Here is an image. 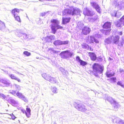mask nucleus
<instances>
[{"instance_id":"nucleus-1","label":"nucleus","mask_w":124,"mask_h":124,"mask_svg":"<svg viewBox=\"0 0 124 124\" xmlns=\"http://www.w3.org/2000/svg\"><path fill=\"white\" fill-rule=\"evenodd\" d=\"M80 12L81 11L79 8L71 7L69 9H66L62 11V13L63 15H70L73 16L77 15L80 16Z\"/></svg>"},{"instance_id":"nucleus-13","label":"nucleus","mask_w":124,"mask_h":124,"mask_svg":"<svg viewBox=\"0 0 124 124\" xmlns=\"http://www.w3.org/2000/svg\"><path fill=\"white\" fill-rule=\"evenodd\" d=\"M90 31L91 30L89 27H85L82 29V32L84 34L86 35L89 34Z\"/></svg>"},{"instance_id":"nucleus-24","label":"nucleus","mask_w":124,"mask_h":124,"mask_svg":"<svg viewBox=\"0 0 124 124\" xmlns=\"http://www.w3.org/2000/svg\"><path fill=\"white\" fill-rule=\"evenodd\" d=\"M119 13L118 12H116L115 11H114L113 13H112L111 14V15L112 17H119L120 16V15H118Z\"/></svg>"},{"instance_id":"nucleus-3","label":"nucleus","mask_w":124,"mask_h":124,"mask_svg":"<svg viewBox=\"0 0 124 124\" xmlns=\"http://www.w3.org/2000/svg\"><path fill=\"white\" fill-rule=\"evenodd\" d=\"M73 54V52H70V51L66 50L62 51L60 54L59 55L61 58L66 59L69 57H71Z\"/></svg>"},{"instance_id":"nucleus-35","label":"nucleus","mask_w":124,"mask_h":124,"mask_svg":"<svg viewBox=\"0 0 124 124\" xmlns=\"http://www.w3.org/2000/svg\"><path fill=\"white\" fill-rule=\"evenodd\" d=\"M14 17L15 18L16 20L17 21L19 22H21L20 17L19 16H18V15L16 16H14Z\"/></svg>"},{"instance_id":"nucleus-31","label":"nucleus","mask_w":124,"mask_h":124,"mask_svg":"<svg viewBox=\"0 0 124 124\" xmlns=\"http://www.w3.org/2000/svg\"><path fill=\"white\" fill-rule=\"evenodd\" d=\"M52 91L54 93H57V89L55 87H54L52 88Z\"/></svg>"},{"instance_id":"nucleus-52","label":"nucleus","mask_w":124,"mask_h":124,"mask_svg":"<svg viewBox=\"0 0 124 124\" xmlns=\"http://www.w3.org/2000/svg\"><path fill=\"white\" fill-rule=\"evenodd\" d=\"M11 116H12V118L14 120L16 118V117L13 114H11Z\"/></svg>"},{"instance_id":"nucleus-9","label":"nucleus","mask_w":124,"mask_h":124,"mask_svg":"<svg viewBox=\"0 0 124 124\" xmlns=\"http://www.w3.org/2000/svg\"><path fill=\"white\" fill-rule=\"evenodd\" d=\"M83 14L85 15L92 16L94 14V13L92 12L88 8H85L84 9Z\"/></svg>"},{"instance_id":"nucleus-38","label":"nucleus","mask_w":124,"mask_h":124,"mask_svg":"<svg viewBox=\"0 0 124 124\" xmlns=\"http://www.w3.org/2000/svg\"><path fill=\"white\" fill-rule=\"evenodd\" d=\"M21 110L23 113H25V114L26 115V116H27L28 117H29V115H28L27 113L25 110L24 109H21Z\"/></svg>"},{"instance_id":"nucleus-64","label":"nucleus","mask_w":124,"mask_h":124,"mask_svg":"<svg viewBox=\"0 0 124 124\" xmlns=\"http://www.w3.org/2000/svg\"><path fill=\"white\" fill-rule=\"evenodd\" d=\"M98 37V38H100V37Z\"/></svg>"},{"instance_id":"nucleus-50","label":"nucleus","mask_w":124,"mask_h":124,"mask_svg":"<svg viewBox=\"0 0 124 124\" xmlns=\"http://www.w3.org/2000/svg\"><path fill=\"white\" fill-rule=\"evenodd\" d=\"M50 37V39H51V40H53L54 39L55 36L53 35H51V36H49Z\"/></svg>"},{"instance_id":"nucleus-21","label":"nucleus","mask_w":124,"mask_h":124,"mask_svg":"<svg viewBox=\"0 0 124 124\" xmlns=\"http://www.w3.org/2000/svg\"><path fill=\"white\" fill-rule=\"evenodd\" d=\"M114 74V72H112L111 71H107L106 74L107 77L109 78L113 76Z\"/></svg>"},{"instance_id":"nucleus-15","label":"nucleus","mask_w":124,"mask_h":124,"mask_svg":"<svg viewBox=\"0 0 124 124\" xmlns=\"http://www.w3.org/2000/svg\"><path fill=\"white\" fill-rule=\"evenodd\" d=\"M19 12V10L17 8H15L12 11V15L14 16L18 15Z\"/></svg>"},{"instance_id":"nucleus-44","label":"nucleus","mask_w":124,"mask_h":124,"mask_svg":"<svg viewBox=\"0 0 124 124\" xmlns=\"http://www.w3.org/2000/svg\"><path fill=\"white\" fill-rule=\"evenodd\" d=\"M120 21L123 25H124V15L120 19Z\"/></svg>"},{"instance_id":"nucleus-30","label":"nucleus","mask_w":124,"mask_h":124,"mask_svg":"<svg viewBox=\"0 0 124 124\" xmlns=\"http://www.w3.org/2000/svg\"><path fill=\"white\" fill-rule=\"evenodd\" d=\"M82 47L85 49H88L89 46L88 45L85 43H83L82 45Z\"/></svg>"},{"instance_id":"nucleus-25","label":"nucleus","mask_w":124,"mask_h":124,"mask_svg":"<svg viewBox=\"0 0 124 124\" xmlns=\"http://www.w3.org/2000/svg\"><path fill=\"white\" fill-rule=\"evenodd\" d=\"M49 50L50 51V52L52 54H55L56 53L60 52V51H57L54 50L53 48H50L49 49Z\"/></svg>"},{"instance_id":"nucleus-53","label":"nucleus","mask_w":124,"mask_h":124,"mask_svg":"<svg viewBox=\"0 0 124 124\" xmlns=\"http://www.w3.org/2000/svg\"><path fill=\"white\" fill-rule=\"evenodd\" d=\"M117 33L118 34L120 35H122L123 34V33L122 31L121 32H117Z\"/></svg>"},{"instance_id":"nucleus-45","label":"nucleus","mask_w":124,"mask_h":124,"mask_svg":"<svg viewBox=\"0 0 124 124\" xmlns=\"http://www.w3.org/2000/svg\"><path fill=\"white\" fill-rule=\"evenodd\" d=\"M110 81L112 82H115L116 80V78H112L110 79Z\"/></svg>"},{"instance_id":"nucleus-23","label":"nucleus","mask_w":124,"mask_h":124,"mask_svg":"<svg viewBox=\"0 0 124 124\" xmlns=\"http://www.w3.org/2000/svg\"><path fill=\"white\" fill-rule=\"evenodd\" d=\"M111 30L110 29H109L108 30H102V32L104 34L106 35H108L109 34V33Z\"/></svg>"},{"instance_id":"nucleus-43","label":"nucleus","mask_w":124,"mask_h":124,"mask_svg":"<svg viewBox=\"0 0 124 124\" xmlns=\"http://www.w3.org/2000/svg\"><path fill=\"white\" fill-rule=\"evenodd\" d=\"M16 91H9V93H10L12 94H13V95L15 96L16 95Z\"/></svg>"},{"instance_id":"nucleus-33","label":"nucleus","mask_w":124,"mask_h":124,"mask_svg":"<svg viewBox=\"0 0 124 124\" xmlns=\"http://www.w3.org/2000/svg\"><path fill=\"white\" fill-rule=\"evenodd\" d=\"M59 70L60 71H61L62 74L63 75H65L66 74V72L67 73V72L65 70H64L61 67L59 68Z\"/></svg>"},{"instance_id":"nucleus-34","label":"nucleus","mask_w":124,"mask_h":124,"mask_svg":"<svg viewBox=\"0 0 124 124\" xmlns=\"http://www.w3.org/2000/svg\"><path fill=\"white\" fill-rule=\"evenodd\" d=\"M0 98L2 99H7V97L5 95H4L2 93H0Z\"/></svg>"},{"instance_id":"nucleus-19","label":"nucleus","mask_w":124,"mask_h":124,"mask_svg":"<svg viewBox=\"0 0 124 124\" xmlns=\"http://www.w3.org/2000/svg\"><path fill=\"white\" fill-rule=\"evenodd\" d=\"M71 18L70 17H66L62 18V23L64 24H65L67 23H69Z\"/></svg>"},{"instance_id":"nucleus-41","label":"nucleus","mask_w":124,"mask_h":124,"mask_svg":"<svg viewBox=\"0 0 124 124\" xmlns=\"http://www.w3.org/2000/svg\"><path fill=\"white\" fill-rule=\"evenodd\" d=\"M49 36H48L45 37V41H46L49 42L51 40Z\"/></svg>"},{"instance_id":"nucleus-20","label":"nucleus","mask_w":124,"mask_h":124,"mask_svg":"<svg viewBox=\"0 0 124 124\" xmlns=\"http://www.w3.org/2000/svg\"><path fill=\"white\" fill-rule=\"evenodd\" d=\"M111 24L110 22H106L104 25L103 26V27L104 28H108L111 27Z\"/></svg>"},{"instance_id":"nucleus-40","label":"nucleus","mask_w":124,"mask_h":124,"mask_svg":"<svg viewBox=\"0 0 124 124\" xmlns=\"http://www.w3.org/2000/svg\"><path fill=\"white\" fill-rule=\"evenodd\" d=\"M118 85H120L121 87L124 88V86L122 84V82L120 81H119L117 83Z\"/></svg>"},{"instance_id":"nucleus-47","label":"nucleus","mask_w":124,"mask_h":124,"mask_svg":"<svg viewBox=\"0 0 124 124\" xmlns=\"http://www.w3.org/2000/svg\"><path fill=\"white\" fill-rule=\"evenodd\" d=\"M76 60L79 62H80L81 61V60L80 59V58L78 56H77L76 57Z\"/></svg>"},{"instance_id":"nucleus-55","label":"nucleus","mask_w":124,"mask_h":124,"mask_svg":"<svg viewBox=\"0 0 124 124\" xmlns=\"http://www.w3.org/2000/svg\"><path fill=\"white\" fill-rule=\"evenodd\" d=\"M123 45V43H119L118 44V45L120 46H122Z\"/></svg>"},{"instance_id":"nucleus-48","label":"nucleus","mask_w":124,"mask_h":124,"mask_svg":"<svg viewBox=\"0 0 124 124\" xmlns=\"http://www.w3.org/2000/svg\"><path fill=\"white\" fill-rule=\"evenodd\" d=\"M48 11L47 12H43L41 14V16H43L46 15V14H47V13H48Z\"/></svg>"},{"instance_id":"nucleus-61","label":"nucleus","mask_w":124,"mask_h":124,"mask_svg":"<svg viewBox=\"0 0 124 124\" xmlns=\"http://www.w3.org/2000/svg\"><path fill=\"white\" fill-rule=\"evenodd\" d=\"M95 75L96 76H98V75L97 74H96Z\"/></svg>"},{"instance_id":"nucleus-8","label":"nucleus","mask_w":124,"mask_h":124,"mask_svg":"<svg viewBox=\"0 0 124 124\" xmlns=\"http://www.w3.org/2000/svg\"><path fill=\"white\" fill-rule=\"evenodd\" d=\"M0 82L5 85L6 86H9L10 84L9 80L5 78H0Z\"/></svg>"},{"instance_id":"nucleus-27","label":"nucleus","mask_w":124,"mask_h":124,"mask_svg":"<svg viewBox=\"0 0 124 124\" xmlns=\"http://www.w3.org/2000/svg\"><path fill=\"white\" fill-rule=\"evenodd\" d=\"M90 39L91 40V43H93L94 42L98 43V41L96 39H95L94 37L91 36H90Z\"/></svg>"},{"instance_id":"nucleus-7","label":"nucleus","mask_w":124,"mask_h":124,"mask_svg":"<svg viewBox=\"0 0 124 124\" xmlns=\"http://www.w3.org/2000/svg\"><path fill=\"white\" fill-rule=\"evenodd\" d=\"M107 100L111 103H114L115 104L114 106L113 110L116 111L117 110V108H119L120 107V105L118 103H116V102L114 99L110 97H108L107 98Z\"/></svg>"},{"instance_id":"nucleus-62","label":"nucleus","mask_w":124,"mask_h":124,"mask_svg":"<svg viewBox=\"0 0 124 124\" xmlns=\"http://www.w3.org/2000/svg\"><path fill=\"white\" fill-rule=\"evenodd\" d=\"M19 74H21V75H22V74H21L20 73H19Z\"/></svg>"},{"instance_id":"nucleus-14","label":"nucleus","mask_w":124,"mask_h":124,"mask_svg":"<svg viewBox=\"0 0 124 124\" xmlns=\"http://www.w3.org/2000/svg\"><path fill=\"white\" fill-rule=\"evenodd\" d=\"M115 120V122L117 123L118 124H124V121L119 118L116 117L114 120L112 119V121L113 122H114Z\"/></svg>"},{"instance_id":"nucleus-22","label":"nucleus","mask_w":124,"mask_h":124,"mask_svg":"<svg viewBox=\"0 0 124 124\" xmlns=\"http://www.w3.org/2000/svg\"><path fill=\"white\" fill-rule=\"evenodd\" d=\"M10 100L11 104L14 106H16V105L18 104L17 101H15L14 99H10Z\"/></svg>"},{"instance_id":"nucleus-29","label":"nucleus","mask_w":124,"mask_h":124,"mask_svg":"<svg viewBox=\"0 0 124 124\" xmlns=\"http://www.w3.org/2000/svg\"><path fill=\"white\" fill-rule=\"evenodd\" d=\"M115 23V25L116 26L118 27H120L122 25V24L121 22V21H120V19L119 20V21H118L116 22Z\"/></svg>"},{"instance_id":"nucleus-4","label":"nucleus","mask_w":124,"mask_h":124,"mask_svg":"<svg viewBox=\"0 0 124 124\" xmlns=\"http://www.w3.org/2000/svg\"><path fill=\"white\" fill-rule=\"evenodd\" d=\"M93 69L94 72L97 73H101L103 70V66L96 63H94L93 66Z\"/></svg>"},{"instance_id":"nucleus-59","label":"nucleus","mask_w":124,"mask_h":124,"mask_svg":"<svg viewBox=\"0 0 124 124\" xmlns=\"http://www.w3.org/2000/svg\"><path fill=\"white\" fill-rule=\"evenodd\" d=\"M15 72L16 73L19 74V72L16 71H15Z\"/></svg>"},{"instance_id":"nucleus-32","label":"nucleus","mask_w":124,"mask_h":124,"mask_svg":"<svg viewBox=\"0 0 124 124\" xmlns=\"http://www.w3.org/2000/svg\"><path fill=\"white\" fill-rule=\"evenodd\" d=\"M111 38H108L106 39L105 40V43L107 44H108L110 43L111 42Z\"/></svg>"},{"instance_id":"nucleus-16","label":"nucleus","mask_w":124,"mask_h":124,"mask_svg":"<svg viewBox=\"0 0 124 124\" xmlns=\"http://www.w3.org/2000/svg\"><path fill=\"white\" fill-rule=\"evenodd\" d=\"M88 54L92 60H95L96 59V56L94 53L89 52V53Z\"/></svg>"},{"instance_id":"nucleus-11","label":"nucleus","mask_w":124,"mask_h":124,"mask_svg":"<svg viewBox=\"0 0 124 124\" xmlns=\"http://www.w3.org/2000/svg\"><path fill=\"white\" fill-rule=\"evenodd\" d=\"M91 6L99 13L101 12L100 7L99 5L96 3L93 2L91 3Z\"/></svg>"},{"instance_id":"nucleus-60","label":"nucleus","mask_w":124,"mask_h":124,"mask_svg":"<svg viewBox=\"0 0 124 124\" xmlns=\"http://www.w3.org/2000/svg\"><path fill=\"white\" fill-rule=\"evenodd\" d=\"M122 42L123 43V44H124V40H122V41L121 42V43H122Z\"/></svg>"},{"instance_id":"nucleus-10","label":"nucleus","mask_w":124,"mask_h":124,"mask_svg":"<svg viewBox=\"0 0 124 124\" xmlns=\"http://www.w3.org/2000/svg\"><path fill=\"white\" fill-rule=\"evenodd\" d=\"M16 95H17L18 98L22 99L25 102H27L28 101L27 99L23 95L22 93H20L19 92H17L16 93Z\"/></svg>"},{"instance_id":"nucleus-6","label":"nucleus","mask_w":124,"mask_h":124,"mask_svg":"<svg viewBox=\"0 0 124 124\" xmlns=\"http://www.w3.org/2000/svg\"><path fill=\"white\" fill-rule=\"evenodd\" d=\"M42 76L45 79L49 81L51 83H56V80L55 78L51 77L49 75H47L46 73L42 74Z\"/></svg>"},{"instance_id":"nucleus-28","label":"nucleus","mask_w":124,"mask_h":124,"mask_svg":"<svg viewBox=\"0 0 124 124\" xmlns=\"http://www.w3.org/2000/svg\"><path fill=\"white\" fill-rule=\"evenodd\" d=\"M53 44L55 46L61 45V41L60 40H56L54 42Z\"/></svg>"},{"instance_id":"nucleus-57","label":"nucleus","mask_w":124,"mask_h":124,"mask_svg":"<svg viewBox=\"0 0 124 124\" xmlns=\"http://www.w3.org/2000/svg\"><path fill=\"white\" fill-rule=\"evenodd\" d=\"M46 1V0H39V1L41 2H44L45 1Z\"/></svg>"},{"instance_id":"nucleus-54","label":"nucleus","mask_w":124,"mask_h":124,"mask_svg":"<svg viewBox=\"0 0 124 124\" xmlns=\"http://www.w3.org/2000/svg\"><path fill=\"white\" fill-rule=\"evenodd\" d=\"M98 18V16H96L94 18H93V20H95L97 19Z\"/></svg>"},{"instance_id":"nucleus-17","label":"nucleus","mask_w":124,"mask_h":124,"mask_svg":"<svg viewBox=\"0 0 124 124\" xmlns=\"http://www.w3.org/2000/svg\"><path fill=\"white\" fill-rule=\"evenodd\" d=\"M7 74H8L9 76L11 79L15 80L19 82H20L21 80L20 79L17 78L16 76H15L13 74H8V73H7Z\"/></svg>"},{"instance_id":"nucleus-26","label":"nucleus","mask_w":124,"mask_h":124,"mask_svg":"<svg viewBox=\"0 0 124 124\" xmlns=\"http://www.w3.org/2000/svg\"><path fill=\"white\" fill-rule=\"evenodd\" d=\"M5 27L4 23L0 20V30H2L3 29H4Z\"/></svg>"},{"instance_id":"nucleus-2","label":"nucleus","mask_w":124,"mask_h":124,"mask_svg":"<svg viewBox=\"0 0 124 124\" xmlns=\"http://www.w3.org/2000/svg\"><path fill=\"white\" fill-rule=\"evenodd\" d=\"M51 22L52 23L51 25V28L52 32L53 34H55L58 29L63 28L62 26L59 25V22L57 20L52 19L51 20Z\"/></svg>"},{"instance_id":"nucleus-56","label":"nucleus","mask_w":124,"mask_h":124,"mask_svg":"<svg viewBox=\"0 0 124 124\" xmlns=\"http://www.w3.org/2000/svg\"><path fill=\"white\" fill-rule=\"evenodd\" d=\"M119 71H120V73H122L124 72V70L122 69H120Z\"/></svg>"},{"instance_id":"nucleus-37","label":"nucleus","mask_w":124,"mask_h":124,"mask_svg":"<svg viewBox=\"0 0 124 124\" xmlns=\"http://www.w3.org/2000/svg\"><path fill=\"white\" fill-rule=\"evenodd\" d=\"M23 54L27 56H29L31 55V53L27 51H24Z\"/></svg>"},{"instance_id":"nucleus-42","label":"nucleus","mask_w":124,"mask_h":124,"mask_svg":"<svg viewBox=\"0 0 124 124\" xmlns=\"http://www.w3.org/2000/svg\"><path fill=\"white\" fill-rule=\"evenodd\" d=\"M80 64L83 66H84L87 63L86 62L81 60L80 62Z\"/></svg>"},{"instance_id":"nucleus-63","label":"nucleus","mask_w":124,"mask_h":124,"mask_svg":"<svg viewBox=\"0 0 124 124\" xmlns=\"http://www.w3.org/2000/svg\"><path fill=\"white\" fill-rule=\"evenodd\" d=\"M19 74H21V75H22V74H21L20 73H19Z\"/></svg>"},{"instance_id":"nucleus-39","label":"nucleus","mask_w":124,"mask_h":124,"mask_svg":"<svg viewBox=\"0 0 124 124\" xmlns=\"http://www.w3.org/2000/svg\"><path fill=\"white\" fill-rule=\"evenodd\" d=\"M26 110L28 113H27L28 115H29V117L30 115L31 109L30 108H28L27 106V108H26Z\"/></svg>"},{"instance_id":"nucleus-51","label":"nucleus","mask_w":124,"mask_h":124,"mask_svg":"<svg viewBox=\"0 0 124 124\" xmlns=\"http://www.w3.org/2000/svg\"><path fill=\"white\" fill-rule=\"evenodd\" d=\"M119 6L121 7V8H124V3H123L121 4H120L118 5Z\"/></svg>"},{"instance_id":"nucleus-46","label":"nucleus","mask_w":124,"mask_h":124,"mask_svg":"<svg viewBox=\"0 0 124 124\" xmlns=\"http://www.w3.org/2000/svg\"><path fill=\"white\" fill-rule=\"evenodd\" d=\"M22 36L23 39H27L28 37V35L24 33H23Z\"/></svg>"},{"instance_id":"nucleus-5","label":"nucleus","mask_w":124,"mask_h":124,"mask_svg":"<svg viewBox=\"0 0 124 124\" xmlns=\"http://www.w3.org/2000/svg\"><path fill=\"white\" fill-rule=\"evenodd\" d=\"M74 105L75 108L79 111L82 112H85L87 110L85 107L83 105L80 103L74 102Z\"/></svg>"},{"instance_id":"nucleus-49","label":"nucleus","mask_w":124,"mask_h":124,"mask_svg":"<svg viewBox=\"0 0 124 124\" xmlns=\"http://www.w3.org/2000/svg\"><path fill=\"white\" fill-rule=\"evenodd\" d=\"M15 87L18 90H20V86L17 85L15 84L14 85Z\"/></svg>"},{"instance_id":"nucleus-58","label":"nucleus","mask_w":124,"mask_h":124,"mask_svg":"<svg viewBox=\"0 0 124 124\" xmlns=\"http://www.w3.org/2000/svg\"><path fill=\"white\" fill-rule=\"evenodd\" d=\"M88 49H90V50L91 51H92L93 50V49H92L90 47H89Z\"/></svg>"},{"instance_id":"nucleus-36","label":"nucleus","mask_w":124,"mask_h":124,"mask_svg":"<svg viewBox=\"0 0 124 124\" xmlns=\"http://www.w3.org/2000/svg\"><path fill=\"white\" fill-rule=\"evenodd\" d=\"M69 41L68 40H66L65 41H61V45H67L69 43Z\"/></svg>"},{"instance_id":"nucleus-18","label":"nucleus","mask_w":124,"mask_h":124,"mask_svg":"<svg viewBox=\"0 0 124 124\" xmlns=\"http://www.w3.org/2000/svg\"><path fill=\"white\" fill-rule=\"evenodd\" d=\"M23 33L22 30H17L15 32L16 34L19 37L22 36Z\"/></svg>"},{"instance_id":"nucleus-12","label":"nucleus","mask_w":124,"mask_h":124,"mask_svg":"<svg viewBox=\"0 0 124 124\" xmlns=\"http://www.w3.org/2000/svg\"><path fill=\"white\" fill-rule=\"evenodd\" d=\"M119 37L118 35L115 37L112 36L111 37V40L114 43L117 44L119 41Z\"/></svg>"}]
</instances>
